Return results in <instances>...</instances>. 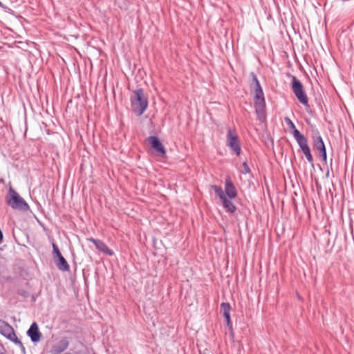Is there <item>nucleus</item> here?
Returning a JSON list of instances; mask_svg holds the SVG:
<instances>
[{
    "label": "nucleus",
    "mask_w": 354,
    "mask_h": 354,
    "mask_svg": "<svg viewBox=\"0 0 354 354\" xmlns=\"http://www.w3.org/2000/svg\"><path fill=\"white\" fill-rule=\"evenodd\" d=\"M131 104L133 111L138 115H141L148 106V100L142 88L133 91L131 96Z\"/></svg>",
    "instance_id": "nucleus-1"
},
{
    "label": "nucleus",
    "mask_w": 354,
    "mask_h": 354,
    "mask_svg": "<svg viewBox=\"0 0 354 354\" xmlns=\"http://www.w3.org/2000/svg\"><path fill=\"white\" fill-rule=\"evenodd\" d=\"M254 109L257 115V118L260 121L266 120V100L263 91L260 83H257V86H254Z\"/></svg>",
    "instance_id": "nucleus-2"
},
{
    "label": "nucleus",
    "mask_w": 354,
    "mask_h": 354,
    "mask_svg": "<svg viewBox=\"0 0 354 354\" xmlns=\"http://www.w3.org/2000/svg\"><path fill=\"white\" fill-rule=\"evenodd\" d=\"M226 138V145L234 154H236L237 156H240L241 152V143L239 138L235 133L234 130L229 128L227 129Z\"/></svg>",
    "instance_id": "nucleus-3"
},
{
    "label": "nucleus",
    "mask_w": 354,
    "mask_h": 354,
    "mask_svg": "<svg viewBox=\"0 0 354 354\" xmlns=\"http://www.w3.org/2000/svg\"><path fill=\"white\" fill-rule=\"evenodd\" d=\"M11 192V199L8 202V205L15 209L26 212L29 209L28 204L12 188L10 189Z\"/></svg>",
    "instance_id": "nucleus-4"
},
{
    "label": "nucleus",
    "mask_w": 354,
    "mask_h": 354,
    "mask_svg": "<svg viewBox=\"0 0 354 354\" xmlns=\"http://www.w3.org/2000/svg\"><path fill=\"white\" fill-rule=\"evenodd\" d=\"M147 140H149L151 147L156 151L158 155L161 156H164L165 155V149L160 140L158 137L155 136H151L147 138Z\"/></svg>",
    "instance_id": "nucleus-5"
},
{
    "label": "nucleus",
    "mask_w": 354,
    "mask_h": 354,
    "mask_svg": "<svg viewBox=\"0 0 354 354\" xmlns=\"http://www.w3.org/2000/svg\"><path fill=\"white\" fill-rule=\"evenodd\" d=\"M87 241L91 243H93L96 247V248L101 251L102 252L109 256H112L114 254L113 251L111 249H110L102 241L95 239L94 238H88Z\"/></svg>",
    "instance_id": "nucleus-6"
},
{
    "label": "nucleus",
    "mask_w": 354,
    "mask_h": 354,
    "mask_svg": "<svg viewBox=\"0 0 354 354\" xmlns=\"http://www.w3.org/2000/svg\"><path fill=\"white\" fill-rule=\"evenodd\" d=\"M27 335L30 338L32 342H38L41 339V334L39 330L36 322H33L27 331Z\"/></svg>",
    "instance_id": "nucleus-7"
},
{
    "label": "nucleus",
    "mask_w": 354,
    "mask_h": 354,
    "mask_svg": "<svg viewBox=\"0 0 354 354\" xmlns=\"http://www.w3.org/2000/svg\"><path fill=\"white\" fill-rule=\"evenodd\" d=\"M224 193L230 199L235 198L237 196L236 187L229 178L225 179Z\"/></svg>",
    "instance_id": "nucleus-8"
},
{
    "label": "nucleus",
    "mask_w": 354,
    "mask_h": 354,
    "mask_svg": "<svg viewBox=\"0 0 354 354\" xmlns=\"http://www.w3.org/2000/svg\"><path fill=\"white\" fill-rule=\"evenodd\" d=\"M68 345H69V342L67 339V338L63 337L62 339H61L59 341V342L57 344H55L53 346L52 351L55 354H59V353L64 352V351H66L68 348Z\"/></svg>",
    "instance_id": "nucleus-9"
},
{
    "label": "nucleus",
    "mask_w": 354,
    "mask_h": 354,
    "mask_svg": "<svg viewBox=\"0 0 354 354\" xmlns=\"http://www.w3.org/2000/svg\"><path fill=\"white\" fill-rule=\"evenodd\" d=\"M292 135L295 139L297 140L301 150H303L305 148L309 147L308 145V140L306 138L303 134H301L298 129H295V131H293Z\"/></svg>",
    "instance_id": "nucleus-10"
},
{
    "label": "nucleus",
    "mask_w": 354,
    "mask_h": 354,
    "mask_svg": "<svg viewBox=\"0 0 354 354\" xmlns=\"http://www.w3.org/2000/svg\"><path fill=\"white\" fill-rule=\"evenodd\" d=\"M54 262L58 270L62 272H68L70 270V266L62 255L55 259Z\"/></svg>",
    "instance_id": "nucleus-11"
},
{
    "label": "nucleus",
    "mask_w": 354,
    "mask_h": 354,
    "mask_svg": "<svg viewBox=\"0 0 354 354\" xmlns=\"http://www.w3.org/2000/svg\"><path fill=\"white\" fill-rule=\"evenodd\" d=\"M223 207L226 212L233 214L236 212V207L230 198L225 197L221 200Z\"/></svg>",
    "instance_id": "nucleus-12"
},
{
    "label": "nucleus",
    "mask_w": 354,
    "mask_h": 354,
    "mask_svg": "<svg viewBox=\"0 0 354 354\" xmlns=\"http://www.w3.org/2000/svg\"><path fill=\"white\" fill-rule=\"evenodd\" d=\"M292 89L294 94L304 90L302 83L295 76H292Z\"/></svg>",
    "instance_id": "nucleus-13"
},
{
    "label": "nucleus",
    "mask_w": 354,
    "mask_h": 354,
    "mask_svg": "<svg viewBox=\"0 0 354 354\" xmlns=\"http://www.w3.org/2000/svg\"><path fill=\"white\" fill-rule=\"evenodd\" d=\"M295 95L300 103H301L304 106H308V99L304 90H303L301 92H297Z\"/></svg>",
    "instance_id": "nucleus-14"
},
{
    "label": "nucleus",
    "mask_w": 354,
    "mask_h": 354,
    "mask_svg": "<svg viewBox=\"0 0 354 354\" xmlns=\"http://www.w3.org/2000/svg\"><path fill=\"white\" fill-rule=\"evenodd\" d=\"M231 306L229 303L223 302L221 304V311L223 317H228L230 315Z\"/></svg>",
    "instance_id": "nucleus-15"
},
{
    "label": "nucleus",
    "mask_w": 354,
    "mask_h": 354,
    "mask_svg": "<svg viewBox=\"0 0 354 354\" xmlns=\"http://www.w3.org/2000/svg\"><path fill=\"white\" fill-rule=\"evenodd\" d=\"M212 187L216 195L219 197L221 201L223 200L225 197H226V195L225 194L221 187L217 185H212Z\"/></svg>",
    "instance_id": "nucleus-16"
},
{
    "label": "nucleus",
    "mask_w": 354,
    "mask_h": 354,
    "mask_svg": "<svg viewBox=\"0 0 354 354\" xmlns=\"http://www.w3.org/2000/svg\"><path fill=\"white\" fill-rule=\"evenodd\" d=\"M304 154L305 155L307 160L309 162V163L311 165L312 167H314V162H313V158L310 152V147L305 148L304 149L301 150Z\"/></svg>",
    "instance_id": "nucleus-17"
},
{
    "label": "nucleus",
    "mask_w": 354,
    "mask_h": 354,
    "mask_svg": "<svg viewBox=\"0 0 354 354\" xmlns=\"http://www.w3.org/2000/svg\"><path fill=\"white\" fill-rule=\"evenodd\" d=\"M313 145L314 147L316 149H317L318 148L324 145V142L321 136L318 135L317 136L313 138Z\"/></svg>",
    "instance_id": "nucleus-18"
},
{
    "label": "nucleus",
    "mask_w": 354,
    "mask_h": 354,
    "mask_svg": "<svg viewBox=\"0 0 354 354\" xmlns=\"http://www.w3.org/2000/svg\"><path fill=\"white\" fill-rule=\"evenodd\" d=\"M7 326L8 327L9 333L8 334L2 333V335H3L6 338L12 341V339L16 336V334L13 330V328L7 324Z\"/></svg>",
    "instance_id": "nucleus-19"
},
{
    "label": "nucleus",
    "mask_w": 354,
    "mask_h": 354,
    "mask_svg": "<svg viewBox=\"0 0 354 354\" xmlns=\"http://www.w3.org/2000/svg\"><path fill=\"white\" fill-rule=\"evenodd\" d=\"M53 246V255L54 260L59 257V256L62 255L58 246L55 243L52 244Z\"/></svg>",
    "instance_id": "nucleus-20"
},
{
    "label": "nucleus",
    "mask_w": 354,
    "mask_h": 354,
    "mask_svg": "<svg viewBox=\"0 0 354 354\" xmlns=\"http://www.w3.org/2000/svg\"><path fill=\"white\" fill-rule=\"evenodd\" d=\"M285 122L287 124V125L293 131H295L296 127L293 122L289 118H285Z\"/></svg>",
    "instance_id": "nucleus-21"
},
{
    "label": "nucleus",
    "mask_w": 354,
    "mask_h": 354,
    "mask_svg": "<svg viewBox=\"0 0 354 354\" xmlns=\"http://www.w3.org/2000/svg\"><path fill=\"white\" fill-rule=\"evenodd\" d=\"M243 170L241 171L243 174H250L251 172L250 168L249 167L246 162H243Z\"/></svg>",
    "instance_id": "nucleus-22"
},
{
    "label": "nucleus",
    "mask_w": 354,
    "mask_h": 354,
    "mask_svg": "<svg viewBox=\"0 0 354 354\" xmlns=\"http://www.w3.org/2000/svg\"><path fill=\"white\" fill-rule=\"evenodd\" d=\"M12 342H15L19 346H20L23 350H25V348L22 344V342L18 339L17 335L12 339Z\"/></svg>",
    "instance_id": "nucleus-23"
},
{
    "label": "nucleus",
    "mask_w": 354,
    "mask_h": 354,
    "mask_svg": "<svg viewBox=\"0 0 354 354\" xmlns=\"http://www.w3.org/2000/svg\"><path fill=\"white\" fill-rule=\"evenodd\" d=\"M226 322V325L230 329H232V322L231 321L230 315L228 317H224Z\"/></svg>",
    "instance_id": "nucleus-24"
},
{
    "label": "nucleus",
    "mask_w": 354,
    "mask_h": 354,
    "mask_svg": "<svg viewBox=\"0 0 354 354\" xmlns=\"http://www.w3.org/2000/svg\"><path fill=\"white\" fill-rule=\"evenodd\" d=\"M250 75L252 77V84H254V86H257V83H260L254 73L252 72L250 73Z\"/></svg>",
    "instance_id": "nucleus-25"
},
{
    "label": "nucleus",
    "mask_w": 354,
    "mask_h": 354,
    "mask_svg": "<svg viewBox=\"0 0 354 354\" xmlns=\"http://www.w3.org/2000/svg\"><path fill=\"white\" fill-rule=\"evenodd\" d=\"M317 150L319 151V153H323V152L325 153V151H326L325 145H322V147L318 148Z\"/></svg>",
    "instance_id": "nucleus-26"
},
{
    "label": "nucleus",
    "mask_w": 354,
    "mask_h": 354,
    "mask_svg": "<svg viewBox=\"0 0 354 354\" xmlns=\"http://www.w3.org/2000/svg\"><path fill=\"white\" fill-rule=\"evenodd\" d=\"M319 155L322 157V160L326 162V158H327L326 151H325V153H324V152H323V153H319Z\"/></svg>",
    "instance_id": "nucleus-27"
},
{
    "label": "nucleus",
    "mask_w": 354,
    "mask_h": 354,
    "mask_svg": "<svg viewBox=\"0 0 354 354\" xmlns=\"http://www.w3.org/2000/svg\"><path fill=\"white\" fill-rule=\"evenodd\" d=\"M3 234L1 230H0V243L3 241Z\"/></svg>",
    "instance_id": "nucleus-28"
},
{
    "label": "nucleus",
    "mask_w": 354,
    "mask_h": 354,
    "mask_svg": "<svg viewBox=\"0 0 354 354\" xmlns=\"http://www.w3.org/2000/svg\"><path fill=\"white\" fill-rule=\"evenodd\" d=\"M0 7H1V8H4V6H3V3H1V1H0Z\"/></svg>",
    "instance_id": "nucleus-29"
}]
</instances>
